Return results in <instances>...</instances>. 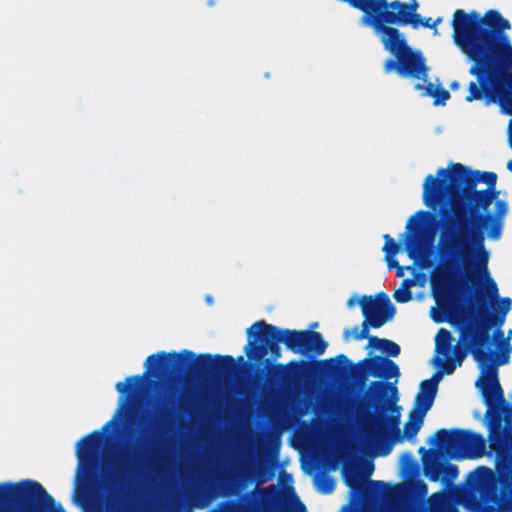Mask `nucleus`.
<instances>
[{
    "mask_svg": "<svg viewBox=\"0 0 512 512\" xmlns=\"http://www.w3.org/2000/svg\"><path fill=\"white\" fill-rule=\"evenodd\" d=\"M415 89L423 90L422 95L432 97L434 99L435 105L444 104L450 97L449 92L441 87L438 83L429 82L426 86L417 84Z\"/></svg>",
    "mask_w": 512,
    "mask_h": 512,
    "instance_id": "nucleus-13",
    "label": "nucleus"
},
{
    "mask_svg": "<svg viewBox=\"0 0 512 512\" xmlns=\"http://www.w3.org/2000/svg\"><path fill=\"white\" fill-rule=\"evenodd\" d=\"M102 432H95L83 439L77 445L78 470L76 474L78 492L82 482L88 477L89 472L94 468L99 449L103 441Z\"/></svg>",
    "mask_w": 512,
    "mask_h": 512,
    "instance_id": "nucleus-9",
    "label": "nucleus"
},
{
    "mask_svg": "<svg viewBox=\"0 0 512 512\" xmlns=\"http://www.w3.org/2000/svg\"><path fill=\"white\" fill-rule=\"evenodd\" d=\"M126 400L121 396L119 399L118 409L113 417V419L108 422L104 428V432H108L111 428H115L119 424L123 423L125 420V409H126Z\"/></svg>",
    "mask_w": 512,
    "mask_h": 512,
    "instance_id": "nucleus-15",
    "label": "nucleus"
},
{
    "mask_svg": "<svg viewBox=\"0 0 512 512\" xmlns=\"http://www.w3.org/2000/svg\"><path fill=\"white\" fill-rule=\"evenodd\" d=\"M438 450L453 459H465L478 456L483 448V439L468 431L441 430L437 433Z\"/></svg>",
    "mask_w": 512,
    "mask_h": 512,
    "instance_id": "nucleus-6",
    "label": "nucleus"
},
{
    "mask_svg": "<svg viewBox=\"0 0 512 512\" xmlns=\"http://www.w3.org/2000/svg\"><path fill=\"white\" fill-rule=\"evenodd\" d=\"M495 509L499 512H511L512 511V501L506 502L503 504H498Z\"/></svg>",
    "mask_w": 512,
    "mask_h": 512,
    "instance_id": "nucleus-24",
    "label": "nucleus"
},
{
    "mask_svg": "<svg viewBox=\"0 0 512 512\" xmlns=\"http://www.w3.org/2000/svg\"><path fill=\"white\" fill-rule=\"evenodd\" d=\"M315 486L317 490L322 493H330L331 491H333L334 483L328 477L323 476L317 478Z\"/></svg>",
    "mask_w": 512,
    "mask_h": 512,
    "instance_id": "nucleus-20",
    "label": "nucleus"
},
{
    "mask_svg": "<svg viewBox=\"0 0 512 512\" xmlns=\"http://www.w3.org/2000/svg\"><path fill=\"white\" fill-rule=\"evenodd\" d=\"M367 348L370 349L369 355L372 357L365 361L367 369L374 370L378 367L375 374L380 377L393 378L398 376L399 370L395 363L376 354V352L379 351L382 354L397 356L400 352V347L396 343L390 340L372 337L369 340Z\"/></svg>",
    "mask_w": 512,
    "mask_h": 512,
    "instance_id": "nucleus-8",
    "label": "nucleus"
},
{
    "mask_svg": "<svg viewBox=\"0 0 512 512\" xmlns=\"http://www.w3.org/2000/svg\"><path fill=\"white\" fill-rule=\"evenodd\" d=\"M345 478H346V481H347L349 486H351V487H356L357 486V484L350 479L349 474H348L347 471H345Z\"/></svg>",
    "mask_w": 512,
    "mask_h": 512,
    "instance_id": "nucleus-25",
    "label": "nucleus"
},
{
    "mask_svg": "<svg viewBox=\"0 0 512 512\" xmlns=\"http://www.w3.org/2000/svg\"><path fill=\"white\" fill-rule=\"evenodd\" d=\"M451 87H452L453 89H458V88H459V84H458V83H452V84H451Z\"/></svg>",
    "mask_w": 512,
    "mask_h": 512,
    "instance_id": "nucleus-30",
    "label": "nucleus"
},
{
    "mask_svg": "<svg viewBox=\"0 0 512 512\" xmlns=\"http://www.w3.org/2000/svg\"><path fill=\"white\" fill-rule=\"evenodd\" d=\"M384 238H385V245H384L383 250L385 252V257H386V261L388 263L389 268H396L397 269V275L399 277L404 276V270L411 271V273L414 274L415 273V268L414 267H411V266H407V267L398 266V263L395 260V256H396V254L399 251V246L389 235H385Z\"/></svg>",
    "mask_w": 512,
    "mask_h": 512,
    "instance_id": "nucleus-12",
    "label": "nucleus"
},
{
    "mask_svg": "<svg viewBox=\"0 0 512 512\" xmlns=\"http://www.w3.org/2000/svg\"><path fill=\"white\" fill-rule=\"evenodd\" d=\"M492 471L487 468H479L477 469L470 477L471 482H474L478 479H490L492 477Z\"/></svg>",
    "mask_w": 512,
    "mask_h": 512,
    "instance_id": "nucleus-22",
    "label": "nucleus"
},
{
    "mask_svg": "<svg viewBox=\"0 0 512 512\" xmlns=\"http://www.w3.org/2000/svg\"><path fill=\"white\" fill-rule=\"evenodd\" d=\"M490 441L492 442V443H491V446H492L493 448H495V446H496L495 439H494V438H492V437H490Z\"/></svg>",
    "mask_w": 512,
    "mask_h": 512,
    "instance_id": "nucleus-29",
    "label": "nucleus"
},
{
    "mask_svg": "<svg viewBox=\"0 0 512 512\" xmlns=\"http://www.w3.org/2000/svg\"><path fill=\"white\" fill-rule=\"evenodd\" d=\"M140 382L139 377L127 378L124 382H119L116 385V389L120 394L130 392L131 389Z\"/></svg>",
    "mask_w": 512,
    "mask_h": 512,
    "instance_id": "nucleus-19",
    "label": "nucleus"
},
{
    "mask_svg": "<svg viewBox=\"0 0 512 512\" xmlns=\"http://www.w3.org/2000/svg\"><path fill=\"white\" fill-rule=\"evenodd\" d=\"M443 498H444V495H442V494H435L432 497V502L435 503V502H438V501H442Z\"/></svg>",
    "mask_w": 512,
    "mask_h": 512,
    "instance_id": "nucleus-26",
    "label": "nucleus"
},
{
    "mask_svg": "<svg viewBox=\"0 0 512 512\" xmlns=\"http://www.w3.org/2000/svg\"><path fill=\"white\" fill-rule=\"evenodd\" d=\"M388 389L390 390V392L392 393V395H394V394H395V388H394V387H389Z\"/></svg>",
    "mask_w": 512,
    "mask_h": 512,
    "instance_id": "nucleus-32",
    "label": "nucleus"
},
{
    "mask_svg": "<svg viewBox=\"0 0 512 512\" xmlns=\"http://www.w3.org/2000/svg\"><path fill=\"white\" fill-rule=\"evenodd\" d=\"M508 136H509V143H510V146L512 148V120H511V122L509 124Z\"/></svg>",
    "mask_w": 512,
    "mask_h": 512,
    "instance_id": "nucleus-27",
    "label": "nucleus"
},
{
    "mask_svg": "<svg viewBox=\"0 0 512 512\" xmlns=\"http://www.w3.org/2000/svg\"><path fill=\"white\" fill-rule=\"evenodd\" d=\"M54 512H64V511H63V510H62V508L59 506V507H57V508H55V509H54Z\"/></svg>",
    "mask_w": 512,
    "mask_h": 512,
    "instance_id": "nucleus-31",
    "label": "nucleus"
},
{
    "mask_svg": "<svg viewBox=\"0 0 512 512\" xmlns=\"http://www.w3.org/2000/svg\"><path fill=\"white\" fill-rule=\"evenodd\" d=\"M507 169L512 172V160L507 163Z\"/></svg>",
    "mask_w": 512,
    "mask_h": 512,
    "instance_id": "nucleus-28",
    "label": "nucleus"
},
{
    "mask_svg": "<svg viewBox=\"0 0 512 512\" xmlns=\"http://www.w3.org/2000/svg\"><path fill=\"white\" fill-rule=\"evenodd\" d=\"M361 308L365 321L369 326L378 328L391 319L395 313L394 307L390 304L386 294H379L375 297H363Z\"/></svg>",
    "mask_w": 512,
    "mask_h": 512,
    "instance_id": "nucleus-10",
    "label": "nucleus"
},
{
    "mask_svg": "<svg viewBox=\"0 0 512 512\" xmlns=\"http://www.w3.org/2000/svg\"><path fill=\"white\" fill-rule=\"evenodd\" d=\"M497 175L493 172H474L469 175L460 164L439 169L436 177L429 175L423 184L424 204L450 210L459 220L458 232L444 231L440 239L441 264L472 261L476 272H485L489 253L484 247V235L498 239L502 221L507 214L505 199L494 190L477 191L471 182H483L493 188Z\"/></svg>",
    "mask_w": 512,
    "mask_h": 512,
    "instance_id": "nucleus-2",
    "label": "nucleus"
},
{
    "mask_svg": "<svg viewBox=\"0 0 512 512\" xmlns=\"http://www.w3.org/2000/svg\"><path fill=\"white\" fill-rule=\"evenodd\" d=\"M429 218V213L423 211L417 212L410 218L407 224V230L400 240L401 245L407 250L409 258L422 269L429 266L430 253L428 246L424 245L420 239L418 230Z\"/></svg>",
    "mask_w": 512,
    "mask_h": 512,
    "instance_id": "nucleus-7",
    "label": "nucleus"
},
{
    "mask_svg": "<svg viewBox=\"0 0 512 512\" xmlns=\"http://www.w3.org/2000/svg\"><path fill=\"white\" fill-rule=\"evenodd\" d=\"M497 469H498V471H499V472L501 471V465H500V463H498V464H497Z\"/></svg>",
    "mask_w": 512,
    "mask_h": 512,
    "instance_id": "nucleus-33",
    "label": "nucleus"
},
{
    "mask_svg": "<svg viewBox=\"0 0 512 512\" xmlns=\"http://www.w3.org/2000/svg\"><path fill=\"white\" fill-rule=\"evenodd\" d=\"M368 327L369 325L366 322L362 324V330L358 331L357 329L347 330L344 333V337L346 340L350 339H364L368 337Z\"/></svg>",
    "mask_w": 512,
    "mask_h": 512,
    "instance_id": "nucleus-18",
    "label": "nucleus"
},
{
    "mask_svg": "<svg viewBox=\"0 0 512 512\" xmlns=\"http://www.w3.org/2000/svg\"><path fill=\"white\" fill-rule=\"evenodd\" d=\"M414 490L420 495H424L427 493V487L421 481L403 483L396 487L395 493L396 494H405V493H411Z\"/></svg>",
    "mask_w": 512,
    "mask_h": 512,
    "instance_id": "nucleus-16",
    "label": "nucleus"
},
{
    "mask_svg": "<svg viewBox=\"0 0 512 512\" xmlns=\"http://www.w3.org/2000/svg\"><path fill=\"white\" fill-rule=\"evenodd\" d=\"M414 285L413 280H405L400 288L394 293V298L400 303H406L412 299L410 287Z\"/></svg>",
    "mask_w": 512,
    "mask_h": 512,
    "instance_id": "nucleus-17",
    "label": "nucleus"
},
{
    "mask_svg": "<svg viewBox=\"0 0 512 512\" xmlns=\"http://www.w3.org/2000/svg\"><path fill=\"white\" fill-rule=\"evenodd\" d=\"M326 347V344L322 340L321 335L318 333L317 340L307 341V352L315 351L317 353H322Z\"/></svg>",
    "mask_w": 512,
    "mask_h": 512,
    "instance_id": "nucleus-21",
    "label": "nucleus"
},
{
    "mask_svg": "<svg viewBox=\"0 0 512 512\" xmlns=\"http://www.w3.org/2000/svg\"><path fill=\"white\" fill-rule=\"evenodd\" d=\"M176 359V354L159 353L147 358L145 366L148 371H162L168 367V363Z\"/></svg>",
    "mask_w": 512,
    "mask_h": 512,
    "instance_id": "nucleus-14",
    "label": "nucleus"
},
{
    "mask_svg": "<svg viewBox=\"0 0 512 512\" xmlns=\"http://www.w3.org/2000/svg\"><path fill=\"white\" fill-rule=\"evenodd\" d=\"M490 80L486 76V82L488 86L493 85V90H495V95L491 97L480 99L485 102H498L502 108V110L512 115V87L505 79V76L502 73H497V75H493Z\"/></svg>",
    "mask_w": 512,
    "mask_h": 512,
    "instance_id": "nucleus-11",
    "label": "nucleus"
},
{
    "mask_svg": "<svg viewBox=\"0 0 512 512\" xmlns=\"http://www.w3.org/2000/svg\"><path fill=\"white\" fill-rule=\"evenodd\" d=\"M361 302H363V297H360L358 295H353L347 302V305L349 308H353L356 305L361 306Z\"/></svg>",
    "mask_w": 512,
    "mask_h": 512,
    "instance_id": "nucleus-23",
    "label": "nucleus"
},
{
    "mask_svg": "<svg viewBox=\"0 0 512 512\" xmlns=\"http://www.w3.org/2000/svg\"><path fill=\"white\" fill-rule=\"evenodd\" d=\"M478 273L472 261L454 264H440L431 276L432 294L436 306L431 316L436 322L448 321L459 325L461 337L452 349L453 338L449 331L440 329L435 338V368L446 374L454 372L463 360L462 348L470 349L478 362L480 377L476 387L481 391L487 404L486 414L494 417L503 401V393L498 381L497 366L507 364L510 359L512 330L504 338L485 347L488 328L502 326L511 310L510 298H499L496 283L488 272Z\"/></svg>",
    "mask_w": 512,
    "mask_h": 512,
    "instance_id": "nucleus-1",
    "label": "nucleus"
},
{
    "mask_svg": "<svg viewBox=\"0 0 512 512\" xmlns=\"http://www.w3.org/2000/svg\"><path fill=\"white\" fill-rule=\"evenodd\" d=\"M440 381L438 375L422 382L417 395L415 406L404 426L403 433L396 432L400 420V407L393 401L385 402L375 407V412L362 417L361 440L363 449L368 454L378 455L376 446L386 439L396 441L412 440L422 427L424 417L431 409L437 386Z\"/></svg>",
    "mask_w": 512,
    "mask_h": 512,
    "instance_id": "nucleus-4",
    "label": "nucleus"
},
{
    "mask_svg": "<svg viewBox=\"0 0 512 512\" xmlns=\"http://www.w3.org/2000/svg\"><path fill=\"white\" fill-rule=\"evenodd\" d=\"M453 41L472 65L469 72L476 78L468 87V102L495 95L486 76L502 73L512 87V45L502 32L510 23L498 11L490 10L484 16L472 11L457 10L452 22Z\"/></svg>",
    "mask_w": 512,
    "mask_h": 512,
    "instance_id": "nucleus-3",
    "label": "nucleus"
},
{
    "mask_svg": "<svg viewBox=\"0 0 512 512\" xmlns=\"http://www.w3.org/2000/svg\"><path fill=\"white\" fill-rule=\"evenodd\" d=\"M318 333L311 331H279L276 332L275 328L265 324L264 322H257L248 330V345L246 346V353L250 359H256L260 355L256 349L264 348L268 345L271 339H278L286 343L292 350L304 354L307 352V341L317 340Z\"/></svg>",
    "mask_w": 512,
    "mask_h": 512,
    "instance_id": "nucleus-5",
    "label": "nucleus"
}]
</instances>
